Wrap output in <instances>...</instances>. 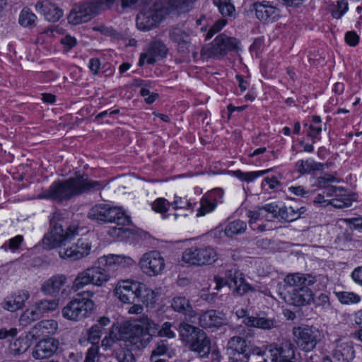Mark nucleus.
<instances>
[{"label": "nucleus", "mask_w": 362, "mask_h": 362, "mask_svg": "<svg viewBox=\"0 0 362 362\" xmlns=\"http://www.w3.org/2000/svg\"><path fill=\"white\" fill-rule=\"evenodd\" d=\"M91 247V243L88 240L81 238L76 244L68 248H60L59 255L62 259L75 261L88 256Z\"/></svg>", "instance_id": "nucleus-14"}, {"label": "nucleus", "mask_w": 362, "mask_h": 362, "mask_svg": "<svg viewBox=\"0 0 362 362\" xmlns=\"http://www.w3.org/2000/svg\"><path fill=\"white\" fill-rule=\"evenodd\" d=\"M113 209L110 204H99L93 206L88 217L99 223H111L113 221Z\"/></svg>", "instance_id": "nucleus-23"}, {"label": "nucleus", "mask_w": 362, "mask_h": 362, "mask_svg": "<svg viewBox=\"0 0 362 362\" xmlns=\"http://www.w3.org/2000/svg\"><path fill=\"white\" fill-rule=\"evenodd\" d=\"M180 334L182 339L189 344L190 350L201 358L207 357L211 351V341L201 329L187 323H181Z\"/></svg>", "instance_id": "nucleus-6"}, {"label": "nucleus", "mask_w": 362, "mask_h": 362, "mask_svg": "<svg viewBox=\"0 0 362 362\" xmlns=\"http://www.w3.org/2000/svg\"><path fill=\"white\" fill-rule=\"evenodd\" d=\"M43 15L47 21L56 22L63 16V11L55 4L50 3L46 5V9L44 11Z\"/></svg>", "instance_id": "nucleus-42"}, {"label": "nucleus", "mask_w": 362, "mask_h": 362, "mask_svg": "<svg viewBox=\"0 0 362 362\" xmlns=\"http://www.w3.org/2000/svg\"><path fill=\"white\" fill-rule=\"evenodd\" d=\"M237 46L238 40L235 38L220 34L211 44L202 48L201 55L204 59L220 58L228 52L235 49Z\"/></svg>", "instance_id": "nucleus-10"}, {"label": "nucleus", "mask_w": 362, "mask_h": 362, "mask_svg": "<svg viewBox=\"0 0 362 362\" xmlns=\"http://www.w3.org/2000/svg\"><path fill=\"white\" fill-rule=\"evenodd\" d=\"M319 281L320 276L299 272L289 274L284 278L287 286L295 288L291 294V300L297 306L310 304L313 301L314 293L309 286L316 284L317 288L320 290L325 286L317 284Z\"/></svg>", "instance_id": "nucleus-2"}, {"label": "nucleus", "mask_w": 362, "mask_h": 362, "mask_svg": "<svg viewBox=\"0 0 362 362\" xmlns=\"http://www.w3.org/2000/svg\"><path fill=\"white\" fill-rule=\"evenodd\" d=\"M227 23V21L226 19H219L209 29L206 34V38L210 39L213 37V35L220 31Z\"/></svg>", "instance_id": "nucleus-58"}, {"label": "nucleus", "mask_w": 362, "mask_h": 362, "mask_svg": "<svg viewBox=\"0 0 362 362\" xmlns=\"http://www.w3.org/2000/svg\"><path fill=\"white\" fill-rule=\"evenodd\" d=\"M332 354L334 358L339 361L349 362L354 358V351L351 343L342 339L337 340L334 342Z\"/></svg>", "instance_id": "nucleus-25"}, {"label": "nucleus", "mask_w": 362, "mask_h": 362, "mask_svg": "<svg viewBox=\"0 0 362 362\" xmlns=\"http://www.w3.org/2000/svg\"><path fill=\"white\" fill-rule=\"evenodd\" d=\"M226 279L223 277L215 276L216 289L219 290L225 285L233 288L234 296H243L252 290V287L247 284L244 278L243 274L236 269H231L226 272Z\"/></svg>", "instance_id": "nucleus-11"}, {"label": "nucleus", "mask_w": 362, "mask_h": 362, "mask_svg": "<svg viewBox=\"0 0 362 362\" xmlns=\"http://www.w3.org/2000/svg\"><path fill=\"white\" fill-rule=\"evenodd\" d=\"M110 279V275L105 268L98 266L89 267L78 274L72 288L76 291L89 284L100 286Z\"/></svg>", "instance_id": "nucleus-9"}, {"label": "nucleus", "mask_w": 362, "mask_h": 362, "mask_svg": "<svg viewBox=\"0 0 362 362\" xmlns=\"http://www.w3.org/2000/svg\"><path fill=\"white\" fill-rule=\"evenodd\" d=\"M217 259V253L211 246L194 247L186 249L182 256L184 263L191 266L211 264Z\"/></svg>", "instance_id": "nucleus-12"}, {"label": "nucleus", "mask_w": 362, "mask_h": 362, "mask_svg": "<svg viewBox=\"0 0 362 362\" xmlns=\"http://www.w3.org/2000/svg\"><path fill=\"white\" fill-rule=\"evenodd\" d=\"M272 171V169H267L264 170L259 171H254V172H243L240 170H237L232 172V174L242 181H245L247 182H250L254 181L257 177L259 176H262L269 172Z\"/></svg>", "instance_id": "nucleus-39"}, {"label": "nucleus", "mask_w": 362, "mask_h": 362, "mask_svg": "<svg viewBox=\"0 0 362 362\" xmlns=\"http://www.w3.org/2000/svg\"><path fill=\"white\" fill-rule=\"evenodd\" d=\"M139 267L148 276H156L162 274L165 269L164 257L156 250L144 253L139 259Z\"/></svg>", "instance_id": "nucleus-13"}, {"label": "nucleus", "mask_w": 362, "mask_h": 362, "mask_svg": "<svg viewBox=\"0 0 362 362\" xmlns=\"http://www.w3.org/2000/svg\"><path fill=\"white\" fill-rule=\"evenodd\" d=\"M247 217L249 218V223L252 224L256 223L257 221L264 220L263 218V215L262 214V210L260 207H257L254 210L248 211L246 214Z\"/></svg>", "instance_id": "nucleus-57"}, {"label": "nucleus", "mask_w": 362, "mask_h": 362, "mask_svg": "<svg viewBox=\"0 0 362 362\" xmlns=\"http://www.w3.org/2000/svg\"><path fill=\"white\" fill-rule=\"evenodd\" d=\"M247 230V224L241 220H235L230 222L224 229V233L227 237L232 238L237 235L244 233Z\"/></svg>", "instance_id": "nucleus-34"}, {"label": "nucleus", "mask_w": 362, "mask_h": 362, "mask_svg": "<svg viewBox=\"0 0 362 362\" xmlns=\"http://www.w3.org/2000/svg\"><path fill=\"white\" fill-rule=\"evenodd\" d=\"M215 206L222 203L223 199V191L220 188L214 189L204 195Z\"/></svg>", "instance_id": "nucleus-51"}, {"label": "nucleus", "mask_w": 362, "mask_h": 362, "mask_svg": "<svg viewBox=\"0 0 362 362\" xmlns=\"http://www.w3.org/2000/svg\"><path fill=\"white\" fill-rule=\"evenodd\" d=\"M348 2L346 0H339L333 5L332 9V16L333 18L339 19L348 11Z\"/></svg>", "instance_id": "nucleus-49"}, {"label": "nucleus", "mask_w": 362, "mask_h": 362, "mask_svg": "<svg viewBox=\"0 0 362 362\" xmlns=\"http://www.w3.org/2000/svg\"><path fill=\"white\" fill-rule=\"evenodd\" d=\"M134 322H139V323L142 325V327L144 328V331L148 334H151V337L158 329V325L147 316H143L139 319L134 320Z\"/></svg>", "instance_id": "nucleus-47"}, {"label": "nucleus", "mask_w": 362, "mask_h": 362, "mask_svg": "<svg viewBox=\"0 0 362 362\" xmlns=\"http://www.w3.org/2000/svg\"><path fill=\"white\" fill-rule=\"evenodd\" d=\"M101 329L99 325H93L88 332V340L92 345L98 346L100 338Z\"/></svg>", "instance_id": "nucleus-52"}, {"label": "nucleus", "mask_w": 362, "mask_h": 362, "mask_svg": "<svg viewBox=\"0 0 362 362\" xmlns=\"http://www.w3.org/2000/svg\"><path fill=\"white\" fill-rule=\"evenodd\" d=\"M29 296L28 291H20L7 296L2 303V307L8 311L15 312L24 306Z\"/></svg>", "instance_id": "nucleus-24"}, {"label": "nucleus", "mask_w": 362, "mask_h": 362, "mask_svg": "<svg viewBox=\"0 0 362 362\" xmlns=\"http://www.w3.org/2000/svg\"><path fill=\"white\" fill-rule=\"evenodd\" d=\"M177 2V0L157 1L151 6H145L136 16L137 28L141 30H148L156 27L165 16L176 11Z\"/></svg>", "instance_id": "nucleus-3"}, {"label": "nucleus", "mask_w": 362, "mask_h": 362, "mask_svg": "<svg viewBox=\"0 0 362 362\" xmlns=\"http://www.w3.org/2000/svg\"><path fill=\"white\" fill-rule=\"evenodd\" d=\"M246 341L240 337H233L229 339L227 344V351L229 355L243 356L247 359Z\"/></svg>", "instance_id": "nucleus-28"}, {"label": "nucleus", "mask_w": 362, "mask_h": 362, "mask_svg": "<svg viewBox=\"0 0 362 362\" xmlns=\"http://www.w3.org/2000/svg\"><path fill=\"white\" fill-rule=\"evenodd\" d=\"M98 346L92 345V346L88 350L84 362H98Z\"/></svg>", "instance_id": "nucleus-60"}, {"label": "nucleus", "mask_w": 362, "mask_h": 362, "mask_svg": "<svg viewBox=\"0 0 362 362\" xmlns=\"http://www.w3.org/2000/svg\"><path fill=\"white\" fill-rule=\"evenodd\" d=\"M266 349L270 353L272 362H296L295 351L288 341L283 342L279 346L275 344L267 345Z\"/></svg>", "instance_id": "nucleus-15"}, {"label": "nucleus", "mask_w": 362, "mask_h": 362, "mask_svg": "<svg viewBox=\"0 0 362 362\" xmlns=\"http://www.w3.org/2000/svg\"><path fill=\"white\" fill-rule=\"evenodd\" d=\"M354 200V199L352 196L343 192V195L330 199L327 204H330L335 208L342 209L350 206Z\"/></svg>", "instance_id": "nucleus-41"}, {"label": "nucleus", "mask_w": 362, "mask_h": 362, "mask_svg": "<svg viewBox=\"0 0 362 362\" xmlns=\"http://www.w3.org/2000/svg\"><path fill=\"white\" fill-rule=\"evenodd\" d=\"M168 204L172 206L175 209H192L194 206L193 204H192L187 199H185L179 197H175V200L172 202H168Z\"/></svg>", "instance_id": "nucleus-53"}, {"label": "nucleus", "mask_w": 362, "mask_h": 362, "mask_svg": "<svg viewBox=\"0 0 362 362\" xmlns=\"http://www.w3.org/2000/svg\"><path fill=\"white\" fill-rule=\"evenodd\" d=\"M262 214L265 221H272L274 219L279 220L280 204L276 202L266 204L261 206Z\"/></svg>", "instance_id": "nucleus-36"}, {"label": "nucleus", "mask_w": 362, "mask_h": 362, "mask_svg": "<svg viewBox=\"0 0 362 362\" xmlns=\"http://www.w3.org/2000/svg\"><path fill=\"white\" fill-rule=\"evenodd\" d=\"M103 186V182L91 180L86 175H76L65 180L54 182L47 189L37 195V199L63 202L83 193L98 190Z\"/></svg>", "instance_id": "nucleus-1"}, {"label": "nucleus", "mask_w": 362, "mask_h": 362, "mask_svg": "<svg viewBox=\"0 0 362 362\" xmlns=\"http://www.w3.org/2000/svg\"><path fill=\"white\" fill-rule=\"evenodd\" d=\"M199 325L204 328H219L228 324L226 315L214 310H208L199 317Z\"/></svg>", "instance_id": "nucleus-21"}, {"label": "nucleus", "mask_w": 362, "mask_h": 362, "mask_svg": "<svg viewBox=\"0 0 362 362\" xmlns=\"http://www.w3.org/2000/svg\"><path fill=\"white\" fill-rule=\"evenodd\" d=\"M98 267L105 268L107 271L113 264V255H104L98 259Z\"/></svg>", "instance_id": "nucleus-62"}, {"label": "nucleus", "mask_w": 362, "mask_h": 362, "mask_svg": "<svg viewBox=\"0 0 362 362\" xmlns=\"http://www.w3.org/2000/svg\"><path fill=\"white\" fill-rule=\"evenodd\" d=\"M38 310L44 315L57 310L59 307V300L55 298L52 299H42L35 303Z\"/></svg>", "instance_id": "nucleus-40"}, {"label": "nucleus", "mask_w": 362, "mask_h": 362, "mask_svg": "<svg viewBox=\"0 0 362 362\" xmlns=\"http://www.w3.org/2000/svg\"><path fill=\"white\" fill-rule=\"evenodd\" d=\"M60 42L67 50L71 49L76 45V38L69 35L63 37Z\"/></svg>", "instance_id": "nucleus-64"}, {"label": "nucleus", "mask_w": 362, "mask_h": 362, "mask_svg": "<svg viewBox=\"0 0 362 362\" xmlns=\"http://www.w3.org/2000/svg\"><path fill=\"white\" fill-rule=\"evenodd\" d=\"M58 329V322L53 319L42 320L36 323L30 330L33 337L39 338L42 336L54 334Z\"/></svg>", "instance_id": "nucleus-27"}, {"label": "nucleus", "mask_w": 362, "mask_h": 362, "mask_svg": "<svg viewBox=\"0 0 362 362\" xmlns=\"http://www.w3.org/2000/svg\"><path fill=\"white\" fill-rule=\"evenodd\" d=\"M118 339L125 341L132 349L141 350L146 348L151 341V334L144 331L139 322L127 321L119 325Z\"/></svg>", "instance_id": "nucleus-5"}, {"label": "nucleus", "mask_w": 362, "mask_h": 362, "mask_svg": "<svg viewBox=\"0 0 362 362\" xmlns=\"http://www.w3.org/2000/svg\"><path fill=\"white\" fill-rule=\"evenodd\" d=\"M93 295L92 291L78 293L62 308L63 317L74 322L88 317L95 309V303L90 298Z\"/></svg>", "instance_id": "nucleus-4"}, {"label": "nucleus", "mask_w": 362, "mask_h": 362, "mask_svg": "<svg viewBox=\"0 0 362 362\" xmlns=\"http://www.w3.org/2000/svg\"><path fill=\"white\" fill-rule=\"evenodd\" d=\"M170 350V346L166 341H160L152 350L150 358H159L166 355Z\"/></svg>", "instance_id": "nucleus-50"}, {"label": "nucleus", "mask_w": 362, "mask_h": 362, "mask_svg": "<svg viewBox=\"0 0 362 362\" xmlns=\"http://www.w3.org/2000/svg\"><path fill=\"white\" fill-rule=\"evenodd\" d=\"M131 223L130 217L122 207L115 206V226H129Z\"/></svg>", "instance_id": "nucleus-43"}, {"label": "nucleus", "mask_w": 362, "mask_h": 362, "mask_svg": "<svg viewBox=\"0 0 362 362\" xmlns=\"http://www.w3.org/2000/svg\"><path fill=\"white\" fill-rule=\"evenodd\" d=\"M256 17L262 22L270 23L279 18V11L272 3L267 1H257L252 4Z\"/></svg>", "instance_id": "nucleus-18"}, {"label": "nucleus", "mask_w": 362, "mask_h": 362, "mask_svg": "<svg viewBox=\"0 0 362 362\" xmlns=\"http://www.w3.org/2000/svg\"><path fill=\"white\" fill-rule=\"evenodd\" d=\"M59 341L55 338H47L38 341L34 346L32 356L35 360H42L54 356L59 349Z\"/></svg>", "instance_id": "nucleus-17"}, {"label": "nucleus", "mask_w": 362, "mask_h": 362, "mask_svg": "<svg viewBox=\"0 0 362 362\" xmlns=\"http://www.w3.org/2000/svg\"><path fill=\"white\" fill-rule=\"evenodd\" d=\"M134 235V230L128 226H115V240L123 241Z\"/></svg>", "instance_id": "nucleus-44"}, {"label": "nucleus", "mask_w": 362, "mask_h": 362, "mask_svg": "<svg viewBox=\"0 0 362 362\" xmlns=\"http://www.w3.org/2000/svg\"><path fill=\"white\" fill-rule=\"evenodd\" d=\"M50 225L51 231L42 240L43 246L46 249L61 247L78 233V228L75 224L69 226L64 230L59 221V214L57 213H55L50 220Z\"/></svg>", "instance_id": "nucleus-7"}, {"label": "nucleus", "mask_w": 362, "mask_h": 362, "mask_svg": "<svg viewBox=\"0 0 362 362\" xmlns=\"http://www.w3.org/2000/svg\"><path fill=\"white\" fill-rule=\"evenodd\" d=\"M139 286V281L129 279L120 281L115 288V296L124 303H132L136 298Z\"/></svg>", "instance_id": "nucleus-16"}, {"label": "nucleus", "mask_w": 362, "mask_h": 362, "mask_svg": "<svg viewBox=\"0 0 362 362\" xmlns=\"http://www.w3.org/2000/svg\"><path fill=\"white\" fill-rule=\"evenodd\" d=\"M279 214V220L285 221H293L300 217L304 214L305 209L304 207L286 206L284 204H280Z\"/></svg>", "instance_id": "nucleus-30"}, {"label": "nucleus", "mask_w": 362, "mask_h": 362, "mask_svg": "<svg viewBox=\"0 0 362 362\" xmlns=\"http://www.w3.org/2000/svg\"><path fill=\"white\" fill-rule=\"evenodd\" d=\"M293 335L297 346L305 352L313 351L322 337L318 328L308 325L293 327Z\"/></svg>", "instance_id": "nucleus-8"}, {"label": "nucleus", "mask_w": 362, "mask_h": 362, "mask_svg": "<svg viewBox=\"0 0 362 362\" xmlns=\"http://www.w3.org/2000/svg\"><path fill=\"white\" fill-rule=\"evenodd\" d=\"M140 94L145 98V101L148 104L153 103L158 97L157 93H151L149 90L146 88H141Z\"/></svg>", "instance_id": "nucleus-63"}, {"label": "nucleus", "mask_w": 362, "mask_h": 362, "mask_svg": "<svg viewBox=\"0 0 362 362\" xmlns=\"http://www.w3.org/2000/svg\"><path fill=\"white\" fill-rule=\"evenodd\" d=\"M191 32L183 26H174L169 29L168 36L171 41L177 45L180 51L185 52L190 43Z\"/></svg>", "instance_id": "nucleus-22"}, {"label": "nucleus", "mask_w": 362, "mask_h": 362, "mask_svg": "<svg viewBox=\"0 0 362 362\" xmlns=\"http://www.w3.org/2000/svg\"><path fill=\"white\" fill-rule=\"evenodd\" d=\"M324 165L312 159L300 160L296 163V169L300 174H308L313 171L321 170Z\"/></svg>", "instance_id": "nucleus-32"}, {"label": "nucleus", "mask_w": 362, "mask_h": 362, "mask_svg": "<svg viewBox=\"0 0 362 362\" xmlns=\"http://www.w3.org/2000/svg\"><path fill=\"white\" fill-rule=\"evenodd\" d=\"M156 293L155 292L146 286V284L139 282V286L138 292L136 293V298L141 300V301L146 304L147 306L148 305H152L156 300Z\"/></svg>", "instance_id": "nucleus-33"}, {"label": "nucleus", "mask_w": 362, "mask_h": 362, "mask_svg": "<svg viewBox=\"0 0 362 362\" xmlns=\"http://www.w3.org/2000/svg\"><path fill=\"white\" fill-rule=\"evenodd\" d=\"M171 308L177 313H182L189 317L194 315V312L189 300L184 296H177L173 298Z\"/></svg>", "instance_id": "nucleus-31"}, {"label": "nucleus", "mask_w": 362, "mask_h": 362, "mask_svg": "<svg viewBox=\"0 0 362 362\" xmlns=\"http://www.w3.org/2000/svg\"><path fill=\"white\" fill-rule=\"evenodd\" d=\"M168 202L164 198H158L151 204L152 209L156 213L165 214L168 211Z\"/></svg>", "instance_id": "nucleus-54"}, {"label": "nucleus", "mask_w": 362, "mask_h": 362, "mask_svg": "<svg viewBox=\"0 0 362 362\" xmlns=\"http://www.w3.org/2000/svg\"><path fill=\"white\" fill-rule=\"evenodd\" d=\"M30 347V343L26 337H20L9 345V353L13 356H18L25 353Z\"/></svg>", "instance_id": "nucleus-37"}, {"label": "nucleus", "mask_w": 362, "mask_h": 362, "mask_svg": "<svg viewBox=\"0 0 362 362\" xmlns=\"http://www.w3.org/2000/svg\"><path fill=\"white\" fill-rule=\"evenodd\" d=\"M134 263V260L130 257L115 255V265L124 268L133 265Z\"/></svg>", "instance_id": "nucleus-56"}, {"label": "nucleus", "mask_w": 362, "mask_h": 362, "mask_svg": "<svg viewBox=\"0 0 362 362\" xmlns=\"http://www.w3.org/2000/svg\"><path fill=\"white\" fill-rule=\"evenodd\" d=\"M168 49L165 44L161 41H155L152 42L146 51L141 55L139 64L142 65L144 62L149 64H154L157 60L166 56Z\"/></svg>", "instance_id": "nucleus-20"}, {"label": "nucleus", "mask_w": 362, "mask_h": 362, "mask_svg": "<svg viewBox=\"0 0 362 362\" xmlns=\"http://www.w3.org/2000/svg\"><path fill=\"white\" fill-rule=\"evenodd\" d=\"M92 8L95 16L100 13L110 8L113 4V0H90Z\"/></svg>", "instance_id": "nucleus-45"}, {"label": "nucleus", "mask_w": 362, "mask_h": 362, "mask_svg": "<svg viewBox=\"0 0 362 362\" xmlns=\"http://www.w3.org/2000/svg\"><path fill=\"white\" fill-rule=\"evenodd\" d=\"M216 206L212 204L205 196H203L200 200V206L197 210V216H204L215 210Z\"/></svg>", "instance_id": "nucleus-46"}, {"label": "nucleus", "mask_w": 362, "mask_h": 362, "mask_svg": "<svg viewBox=\"0 0 362 362\" xmlns=\"http://www.w3.org/2000/svg\"><path fill=\"white\" fill-rule=\"evenodd\" d=\"M337 300L343 305H354L361 302V297L352 291H334Z\"/></svg>", "instance_id": "nucleus-35"}, {"label": "nucleus", "mask_w": 362, "mask_h": 362, "mask_svg": "<svg viewBox=\"0 0 362 362\" xmlns=\"http://www.w3.org/2000/svg\"><path fill=\"white\" fill-rule=\"evenodd\" d=\"M37 19L36 16L28 9H23L19 17V23L25 27L32 26Z\"/></svg>", "instance_id": "nucleus-48"}, {"label": "nucleus", "mask_w": 362, "mask_h": 362, "mask_svg": "<svg viewBox=\"0 0 362 362\" xmlns=\"http://www.w3.org/2000/svg\"><path fill=\"white\" fill-rule=\"evenodd\" d=\"M95 16L90 1L76 4L68 16V21L73 25H78L89 21Z\"/></svg>", "instance_id": "nucleus-19"}, {"label": "nucleus", "mask_w": 362, "mask_h": 362, "mask_svg": "<svg viewBox=\"0 0 362 362\" xmlns=\"http://www.w3.org/2000/svg\"><path fill=\"white\" fill-rule=\"evenodd\" d=\"M343 192H346V190L343 187H337L334 186H328L325 189V193L328 197H335L343 195Z\"/></svg>", "instance_id": "nucleus-59"}, {"label": "nucleus", "mask_w": 362, "mask_h": 362, "mask_svg": "<svg viewBox=\"0 0 362 362\" xmlns=\"http://www.w3.org/2000/svg\"><path fill=\"white\" fill-rule=\"evenodd\" d=\"M213 4L223 17L235 16V8L231 3V0H213Z\"/></svg>", "instance_id": "nucleus-38"}, {"label": "nucleus", "mask_w": 362, "mask_h": 362, "mask_svg": "<svg viewBox=\"0 0 362 362\" xmlns=\"http://www.w3.org/2000/svg\"><path fill=\"white\" fill-rule=\"evenodd\" d=\"M118 362H134L133 354L129 350H121L117 353Z\"/></svg>", "instance_id": "nucleus-61"}, {"label": "nucleus", "mask_w": 362, "mask_h": 362, "mask_svg": "<svg viewBox=\"0 0 362 362\" xmlns=\"http://www.w3.org/2000/svg\"><path fill=\"white\" fill-rule=\"evenodd\" d=\"M66 281L67 278L65 275L57 274L46 280L42 284L40 290L45 294L55 296L59 293Z\"/></svg>", "instance_id": "nucleus-26"}, {"label": "nucleus", "mask_w": 362, "mask_h": 362, "mask_svg": "<svg viewBox=\"0 0 362 362\" xmlns=\"http://www.w3.org/2000/svg\"><path fill=\"white\" fill-rule=\"evenodd\" d=\"M173 325L171 322H164L161 328L158 331V334L161 337H168V338H174L175 337V333L174 330L172 329Z\"/></svg>", "instance_id": "nucleus-55"}, {"label": "nucleus", "mask_w": 362, "mask_h": 362, "mask_svg": "<svg viewBox=\"0 0 362 362\" xmlns=\"http://www.w3.org/2000/svg\"><path fill=\"white\" fill-rule=\"evenodd\" d=\"M243 322L249 327H254L262 329H271L277 327V322L274 318L264 317H246Z\"/></svg>", "instance_id": "nucleus-29"}]
</instances>
